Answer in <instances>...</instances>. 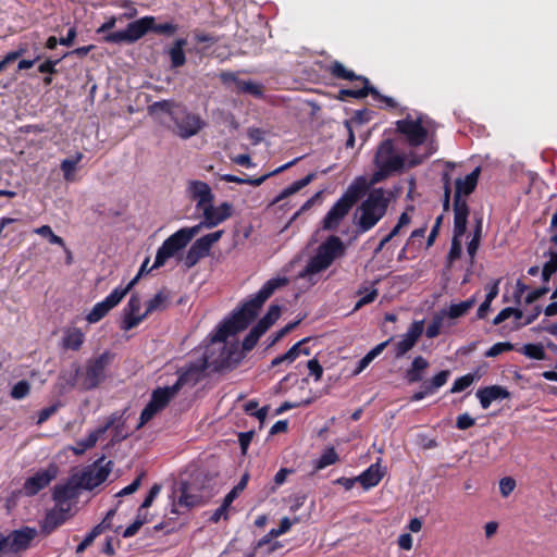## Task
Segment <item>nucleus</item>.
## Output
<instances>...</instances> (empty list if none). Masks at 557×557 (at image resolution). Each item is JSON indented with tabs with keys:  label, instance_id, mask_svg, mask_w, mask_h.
<instances>
[{
	"label": "nucleus",
	"instance_id": "1",
	"mask_svg": "<svg viewBox=\"0 0 557 557\" xmlns=\"http://www.w3.org/2000/svg\"><path fill=\"white\" fill-rule=\"evenodd\" d=\"M288 283L286 277H272L253 295L240 301L218 325L207 335L203 341L205 348L210 345H225L238 334L246 331L259 317L267 300L281 287ZM223 348H227L223 346Z\"/></svg>",
	"mask_w": 557,
	"mask_h": 557
},
{
	"label": "nucleus",
	"instance_id": "2",
	"mask_svg": "<svg viewBox=\"0 0 557 557\" xmlns=\"http://www.w3.org/2000/svg\"><path fill=\"white\" fill-rule=\"evenodd\" d=\"M149 32L172 36L177 32V25L171 22L157 24L154 16L146 15L128 23L123 30L106 34L102 40L108 44H134Z\"/></svg>",
	"mask_w": 557,
	"mask_h": 557
},
{
	"label": "nucleus",
	"instance_id": "3",
	"mask_svg": "<svg viewBox=\"0 0 557 557\" xmlns=\"http://www.w3.org/2000/svg\"><path fill=\"white\" fill-rule=\"evenodd\" d=\"M389 199L383 188H373L358 207L355 215V234L362 235L372 230L386 214Z\"/></svg>",
	"mask_w": 557,
	"mask_h": 557
},
{
	"label": "nucleus",
	"instance_id": "4",
	"mask_svg": "<svg viewBox=\"0 0 557 557\" xmlns=\"http://www.w3.org/2000/svg\"><path fill=\"white\" fill-rule=\"evenodd\" d=\"M373 162L376 170L371 182L375 184L400 173L405 169L406 158L396 151L394 141L387 138L377 146Z\"/></svg>",
	"mask_w": 557,
	"mask_h": 557
},
{
	"label": "nucleus",
	"instance_id": "5",
	"mask_svg": "<svg viewBox=\"0 0 557 557\" xmlns=\"http://www.w3.org/2000/svg\"><path fill=\"white\" fill-rule=\"evenodd\" d=\"M114 355L106 350L97 357L88 359L84 366L75 369L74 385L84 391L98 387L107 376V369Z\"/></svg>",
	"mask_w": 557,
	"mask_h": 557
},
{
	"label": "nucleus",
	"instance_id": "6",
	"mask_svg": "<svg viewBox=\"0 0 557 557\" xmlns=\"http://www.w3.org/2000/svg\"><path fill=\"white\" fill-rule=\"evenodd\" d=\"M346 246L343 240L336 236H329L317 249L307 262L302 275H313L329 269L333 262L345 255Z\"/></svg>",
	"mask_w": 557,
	"mask_h": 557
},
{
	"label": "nucleus",
	"instance_id": "7",
	"mask_svg": "<svg viewBox=\"0 0 557 557\" xmlns=\"http://www.w3.org/2000/svg\"><path fill=\"white\" fill-rule=\"evenodd\" d=\"M200 232V226L183 227L169 236L157 250L152 269H159L168 259L185 248L187 244Z\"/></svg>",
	"mask_w": 557,
	"mask_h": 557
},
{
	"label": "nucleus",
	"instance_id": "8",
	"mask_svg": "<svg viewBox=\"0 0 557 557\" xmlns=\"http://www.w3.org/2000/svg\"><path fill=\"white\" fill-rule=\"evenodd\" d=\"M245 358V350H206L201 361L209 374L231 371Z\"/></svg>",
	"mask_w": 557,
	"mask_h": 557
},
{
	"label": "nucleus",
	"instance_id": "9",
	"mask_svg": "<svg viewBox=\"0 0 557 557\" xmlns=\"http://www.w3.org/2000/svg\"><path fill=\"white\" fill-rule=\"evenodd\" d=\"M357 200L356 190L349 188L327 211L321 221V227L325 231H336Z\"/></svg>",
	"mask_w": 557,
	"mask_h": 557
},
{
	"label": "nucleus",
	"instance_id": "10",
	"mask_svg": "<svg viewBox=\"0 0 557 557\" xmlns=\"http://www.w3.org/2000/svg\"><path fill=\"white\" fill-rule=\"evenodd\" d=\"M137 282L138 276H135L125 287H115L102 301L97 302L86 315L88 323L92 324L102 320L111 309L121 302Z\"/></svg>",
	"mask_w": 557,
	"mask_h": 557
},
{
	"label": "nucleus",
	"instance_id": "11",
	"mask_svg": "<svg viewBox=\"0 0 557 557\" xmlns=\"http://www.w3.org/2000/svg\"><path fill=\"white\" fill-rule=\"evenodd\" d=\"M282 309L278 305H271L267 313L250 329L244 337L240 346L232 348H255L260 338L273 326L280 319Z\"/></svg>",
	"mask_w": 557,
	"mask_h": 557
},
{
	"label": "nucleus",
	"instance_id": "12",
	"mask_svg": "<svg viewBox=\"0 0 557 557\" xmlns=\"http://www.w3.org/2000/svg\"><path fill=\"white\" fill-rule=\"evenodd\" d=\"M172 121L176 134L184 139L198 134L206 125L200 115L189 112L185 107L177 106L176 112L172 113Z\"/></svg>",
	"mask_w": 557,
	"mask_h": 557
},
{
	"label": "nucleus",
	"instance_id": "13",
	"mask_svg": "<svg viewBox=\"0 0 557 557\" xmlns=\"http://www.w3.org/2000/svg\"><path fill=\"white\" fill-rule=\"evenodd\" d=\"M178 393L177 386L159 387L152 392L151 399L147 406L143 409L139 418L137 429L144 426L150 421L157 412L165 408L171 399H173Z\"/></svg>",
	"mask_w": 557,
	"mask_h": 557
},
{
	"label": "nucleus",
	"instance_id": "14",
	"mask_svg": "<svg viewBox=\"0 0 557 557\" xmlns=\"http://www.w3.org/2000/svg\"><path fill=\"white\" fill-rule=\"evenodd\" d=\"M103 462L104 457H101L92 466L86 468L81 474H75L77 485L85 490H92L104 482L112 470L113 462Z\"/></svg>",
	"mask_w": 557,
	"mask_h": 557
},
{
	"label": "nucleus",
	"instance_id": "15",
	"mask_svg": "<svg viewBox=\"0 0 557 557\" xmlns=\"http://www.w3.org/2000/svg\"><path fill=\"white\" fill-rule=\"evenodd\" d=\"M223 231H216L196 239L184 257V264L187 269L195 267L200 259L207 257L214 243L219 242Z\"/></svg>",
	"mask_w": 557,
	"mask_h": 557
},
{
	"label": "nucleus",
	"instance_id": "16",
	"mask_svg": "<svg viewBox=\"0 0 557 557\" xmlns=\"http://www.w3.org/2000/svg\"><path fill=\"white\" fill-rule=\"evenodd\" d=\"M396 129L404 135L405 139L411 147L422 145L428 137V131L423 127L420 120H411L409 117L396 122Z\"/></svg>",
	"mask_w": 557,
	"mask_h": 557
},
{
	"label": "nucleus",
	"instance_id": "17",
	"mask_svg": "<svg viewBox=\"0 0 557 557\" xmlns=\"http://www.w3.org/2000/svg\"><path fill=\"white\" fill-rule=\"evenodd\" d=\"M469 207L465 199L455 197V260L462 255L461 237L467 231Z\"/></svg>",
	"mask_w": 557,
	"mask_h": 557
},
{
	"label": "nucleus",
	"instance_id": "18",
	"mask_svg": "<svg viewBox=\"0 0 557 557\" xmlns=\"http://www.w3.org/2000/svg\"><path fill=\"white\" fill-rule=\"evenodd\" d=\"M203 220L196 226L212 228L227 220L232 215V205L222 202L219 207H214L213 202L201 210Z\"/></svg>",
	"mask_w": 557,
	"mask_h": 557
},
{
	"label": "nucleus",
	"instance_id": "19",
	"mask_svg": "<svg viewBox=\"0 0 557 557\" xmlns=\"http://www.w3.org/2000/svg\"><path fill=\"white\" fill-rule=\"evenodd\" d=\"M178 379L175 382V386H177V391L183 386H195L198 382H200L203 377L209 375L206 367L203 366L201 359L197 362H193L188 364L186 368H182L178 371Z\"/></svg>",
	"mask_w": 557,
	"mask_h": 557
},
{
	"label": "nucleus",
	"instance_id": "20",
	"mask_svg": "<svg viewBox=\"0 0 557 557\" xmlns=\"http://www.w3.org/2000/svg\"><path fill=\"white\" fill-rule=\"evenodd\" d=\"M37 532L33 528H23L12 531L4 536V545L9 553H18L28 548Z\"/></svg>",
	"mask_w": 557,
	"mask_h": 557
},
{
	"label": "nucleus",
	"instance_id": "21",
	"mask_svg": "<svg viewBox=\"0 0 557 557\" xmlns=\"http://www.w3.org/2000/svg\"><path fill=\"white\" fill-rule=\"evenodd\" d=\"M58 468L51 465L48 469L36 472L33 476L28 478L24 483V493L27 496H34L39 491L50 484L57 476Z\"/></svg>",
	"mask_w": 557,
	"mask_h": 557
},
{
	"label": "nucleus",
	"instance_id": "22",
	"mask_svg": "<svg viewBox=\"0 0 557 557\" xmlns=\"http://www.w3.org/2000/svg\"><path fill=\"white\" fill-rule=\"evenodd\" d=\"M187 191L191 200L196 201L197 210H202L213 202L214 196L210 186L202 181H190Z\"/></svg>",
	"mask_w": 557,
	"mask_h": 557
},
{
	"label": "nucleus",
	"instance_id": "23",
	"mask_svg": "<svg viewBox=\"0 0 557 557\" xmlns=\"http://www.w3.org/2000/svg\"><path fill=\"white\" fill-rule=\"evenodd\" d=\"M141 301L138 295L133 294L123 310L122 329L129 331L137 326L145 318L146 313L139 314Z\"/></svg>",
	"mask_w": 557,
	"mask_h": 557
},
{
	"label": "nucleus",
	"instance_id": "24",
	"mask_svg": "<svg viewBox=\"0 0 557 557\" xmlns=\"http://www.w3.org/2000/svg\"><path fill=\"white\" fill-rule=\"evenodd\" d=\"M476 397L483 409H487L492 403L510 398L509 391L500 385H491L476 391Z\"/></svg>",
	"mask_w": 557,
	"mask_h": 557
},
{
	"label": "nucleus",
	"instance_id": "25",
	"mask_svg": "<svg viewBox=\"0 0 557 557\" xmlns=\"http://www.w3.org/2000/svg\"><path fill=\"white\" fill-rule=\"evenodd\" d=\"M299 159L296 158L293 161L287 162L286 164L281 165L276 170H274V171H272L270 173L263 174L262 176L257 177V178L240 177V176L233 175V174H223V175L220 176V180L223 181V182H226V183L246 184V185H251V186L257 187V186H260L261 184H263L272 175L278 174V173L285 171L286 169L290 168Z\"/></svg>",
	"mask_w": 557,
	"mask_h": 557
},
{
	"label": "nucleus",
	"instance_id": "26",
	"mask_svg": "<svg viewBox=\"0 0 557 557\" xmlns=\"http://www.w3.org/2000/svg\"><path fill=\"white\" fill-rule=\"evenodd\" d=\"M480 173L481 168L476 166L465 177L455 178V197H457V199H462V196H469L475 190Z\"/></svg>",
	"mask_w": 557,
	"mask_h": 557
},
{
	"label": "nucleus",
	"instance_id": "27",
	"mask_svg": "<svg viewBox=\"0 0 557 557\" xmlns=\"http://www.w3.org/2000/svg\"><path fill=\"white\" fill-rule=\"evenodd\" d=\"M116 416L112 414L108 421L104 423V425L98 428L97 430L92 431L87 438L84 441H79L77 445H82V448H73L74 453L76 455L83 454L85 450L94 447L97 443V441L112 426L114 425L116 421Z\"/></svg>",
	"mask_w": 557,
	"mask_h": 557
},
{
	"label": "nucleus",
	"instance_id": "28",
	"mask_svg": "<svg viewBox=\"0 0 557 557\" xmlns=\"http://www.w3.org/2000/svg\"><path fill=\"white\" fill-rule=\"evenodd\" d=\"M181 495L178 497V505L187 508L194 507L200 504L203 499V495L199 493L193 483L181 482L180 484Z\"/></svg>",
	"mask_w": 557,
	"mask_h": 557
},
{
	"label": "nucleus",
	"instance_id": "29",
	"mask_svg": "<svg viewBox=\"0 0 557 557\" xmlns=\"http://www.w3.org/2000/svg\"><path fill=\"white\" fill-rule=\"evenodd\" d=\"M327 72L335 79H344L351 82L358 81L362 84L369 83V79L366 76L358 75L354 71L346 69L344 64L337 60L330 63V65L327 66Z\"/></svg>",
	"mask_w": 557,
	"mask_h": 557
},
{
	"label": "nucleus",
	"instance_id": "30",
	"mask_svg": "<svg viewBox=\"0 0 557 557\" xmlns=\"http://www.w3.org/2000/svg\"><path fill=\"white\" fill-rule=\"evenodd\" d=\"M75 478L73 475L69 483L54 486L53 499L55 503L65 504L77 496V491L81 487L77 485V479Z\"/></svg>",
	"mask_w": 557,
	"mask_h": 557
},
{
	"label": "nucleus",
	"instance_id": "31",
	"mask_svg": "<svg viewBox=\"0 0 557 557\" xmlns=\"http://www.w3.org/2000/svg\"><path fill=\"white\" fill-rule=\"evenodd\" d=\"M445 318L453 319V302L447 305L441 312L434 314L432 321L424 327L428 338H434L440 334Z\"/></svg>",
	"mask_w": 557,
	"mask_h": 557
},
{
	"label": "nucleus",
	"instance_id": "32",
	"mask_svg": "<svg viewBox=\"0 0 557 557\" xmlns=\"http://www.w3.org/2000/svg\"><path fill=\"white\" fill-rule=\"evenodd\" d=\"M384 476V471L379 463L371 465L363 473L358 475V482L364 487L370 488L379 484Z\"/></svg>",
	"mask_w": 557,
	"mask_h": 557
},
{
	"label": "nucleus",
	"instance_id": "33",
	"mask_svg": "<svg viewBox=\"0 0 557 557\" xmlns=\"http://www.w3.org/2000/svg\"><path fill=\"white\" fill-rule=\"evenodd\" d=\"M315 173H309L308 175H306L304 178L301 180H298V181H295L293 184H290L289 186H287L286 188H284L271 202V205H275V203H278L281 202L282 200L286 199L287 197L298 193L299 190H301L304 187H306L307 185H309L314 178H315Z\"/></svg>",
	"mask_w": 557,
	"mask_h": 557
},
{
	"label": "nucleus",
	"instance_id": "34",
	"mask_svg": "<svg viewBox=\"0 0 557 557\" xmlns=\"http://www.w3.org/2000/svg\"><path fill=\"white\" fill-rule=\"evenodd\" d=\"M423 332L424 322L414 321L404 335V338L397 344L396 348H412Z\"/></svg>",
	"mask_w": 557,
	"mask_h": 557
},
{
	"label": "nucleus",
	"instance_id": "35",
	"mask_svg": "<svg viewBox=\"0 0 557 557\" xmlns=\"http://www.w3.org/2000/svg\"><path fill=\"white\" fill-rule=\"evenodd\" d=\"M362 85V88L359 89H339L337 99L341 101H345L347 98L363 99L369 95H379V90L375 87L371 86L370 82L368 84Z\"/></svg>",
	"mask_w": 557,
	"mask_h": 557
},
{
	"label": "nucleus",
	"instance_id": "36",
	"mask_svg": "<svg viewBox=\"0 0 557 557\" xmlns=\"http://www.w3.org/2000/svg\"><path fill=\"white\" fill-rule=\"evenodd\" d=\"M187 45V39L178 38L174 41L169 50L171 66L174 69L181 67L186 63V55L184 48Z\"/></svg>",
	"mask_w": 557,
	"mask_h": 557
},
{
	"label": "nucleus",
	"instance_id": "37",
	"mask_svg": "<svg viewBox=\"0 0 557 557\" xmlns=\"http://www.w3.org/2000/svg\"><path fill=\"white\" fill-rule=\"evenodd\" d=\"M474 228L472 232V238L467 245V251L470 257L471 263L474 260L476 251L479 249L481 238H482V230H483V219L481 215H476L474 218Z\"/></svg>",
	"mask_w": 557,
	"mask_h": 557
},
{
	"label": "nucleus",
	"instance_id": "38",
	"mask_svg": "<svg viewBox=\"0 0 557 557\" xmlns=\"http://www.w3.org/2000/svg\"><path fill=\"white\" fill-rule=\"evenodd\" d=\"M85 339L81 329L72 326L65 330L63 336V348H79Z\"/></svg>",
	"mask_w": 557,
	"mask_h": 557
},
{
	"label": "nucleus",
	"instance_id": "39",
	"mask_svg": "<svg viewBox=\"0 0 557 557\" xmlns=\"http://www.w3.org/2000/svg\"><path fill=\"white\" fill-rule=\"evenodd\" d=\"M429 367V362L422 358L417 357L412 361L411 368L406 372V379L410 383L419 382L423 377L424 370Z\"/></svg>",
	"mask_w": 557,
	"mask_h": 557
},
{
	"label": "nucleus",
	"instance_id": "40",
	"mask_svg": "<svg viewBox=\"0 0 557 557\" xmlns=\"http://www.w3.org/2000/svg\"><path fill=\"white\" fill-rule=\"evenodd\" d=\"M556 248L550 249L548 251V261L545 262L542 270V281L544 283H548L552 275L557 272V245H554Z\"/></svg>",
	"mask_w": 557,
	"mask_h": 557
},
{
	"label": "nucleus",
	"instance_id": "41",
	"mask_svg": "<svg viewBox=\"0 0 557 557\" xmlns=\"http://www.w3.org/2000/svg\"><path fill=\"white\" fill-rule=\"evenodd\" d=\"M66 519H67V516H65L64 513H61L58 510L52 509L46 516L44 529L48 532H51L57 527L62 524Z\"/></svg>",
	"mask_w": 557,
	"mask_h": 557
},
{
	"label": "nucleus",
	"instance_id": "42",
	"mask_svg": "<svg viewBox=\"0 0 557 557\" xmlns=\"http://www.w3.org/2000/svg\"><path fill=\"white\" fill-rule=\"evenodd\" d=\"M83 154L77 152L73 158L64 159L61 162L60 169L63 172V176L65 181H71L74 171L76 170V165L82 160Z\"/></svg>",
	"mask_w": 557,
	"mask_h": 557
},
{
	"label": "nucleus",
	"instance_id": "43",
	"mask_svg": "<svg viewBox=\"0 0 557 557\" xmlns=\"http://www.w3.org/2000/svg\"><path fill=\"white\" fill-rule=\"evenodd\" d=\"M513 317L518 324H520V320L523 318V313L520 309L507 307L504 308L493 320L494 325H499L504 321Z\"/></svg>",
	"mask_w": 557,
	"mask_h": 557
},
{
	"label": "nucleus",
	"instance_id": "44",
	"mask_svg": "<svg viewBox=\"0 0 557 557\" xmlns=\"http://www.w3.org/2000/svg\"><path fill=\"white\" fill-rule=\"evenodd\" d=\"M300 352H304L306 356L310 355V350H287L284 355L274 358L271 361V367H277L283 363L289 364L296 360Z\"/></svg>",
	"mask_w": 557,
	"mask_h": 557
},
{
	"label": "nucleus",
	"instance_id": "45",
	"mask_svg": "<svg viewBox=\"0 0 557 557\" xmlns=\"http://www.w3.org/2000/svg\"><path fill=\"white\" fill-rule=\"evenodd\" d=\"M166 296L162 292L156 294L146 305V317L150 313L165 308Z\"/></svg>",
	"mask_w": 557,
	"mask_h": 557
},
{
	"label": "nucleus",
	"instance_id": "46",
	"mask_svg": "<svg viewBox=\"0 0 557 557\" xmlns=\"http://www.w3.org/2000/svg\"><path fill=\"white\" fill-rule=\"evenodd\" d=\"M481 377V373L479 371H474L473 373H468L455 381V393L462 392L467 387H469L475 380Z\"/></svg>",
	"mask_w": 557,
	"mask_h": 557
},
{
	"label": "nucleus",
	"instance_id": "47",
	"mask_svg": "<svg viewBox=\"0 0 557 557\" xmlns=\"http://www.w3.org/2000/svg\"><path fill=\"white\" fill-rule=\"evenodd\" d=\"M30 392V384L26 380L18 381L11 389L10 396L13 399H23Z\"/></svg>",
	"mask_w": 557,
	"mask_h": 557
},
{
	"label": "nucleus",
	"instance_id": "48",
	"mask_svg": "<svg viewBox=\"0 0 557 557\" xmlns=\"http://www.w3.org/2000/svg\"><path fill=\"white\" fill-rule=\"evenodd\" d=\"M35 233L42 237L48 238L50 244L64 246L63 238L55 235L49 225H42V226L36 228Z\"/></svg>",
	"mask_w": 557,
	"mask_h": 557
},
{
	"label": "nucleus",
	"instance_id": "49",
	"mask_svg": "<svg viewBox=\"0 0 557 557\" xmlns=\"http://www.w3.org/2000/svg\"><path fill=\"white\" fill-rule=\"evenodd\" d=\"M337 460V454L333 447L327 448L322 456L319 458L317 468L323 469L330 465L335 463Z\"/></svg>",
	"mask_w": 557,
	"mask_h": 557
},
{
	"label": "nucleus",
	"instance_id": "50",
	"mask_svg": "<svg viewBox=\"0 0 557 557\" xmlns=\"http://www.w3.org/2000/svg\"><path fill=\"white\" fill-rule=\"evenodd\" d=\"M449 376V371L444 370L437 373L435 376L432 377L430 381H425L424 383L428 385L430 391L433 393L436 388L443 386L447 379Z\"/></svg>",
	"mask_w": 557,
	"mask_h": 557
},
{
	"label": "nucleus",
	"instance_id": "51",
	"mask_svg": "<svg viewBox=\"0 0 557 557\" xmlns=\"http://www.w3.org/2000/svg\"><path fill=\"white\" fill-rule=\"evenodd\" d=\"M236 84L238 89L243 92H247L253 96H260L262 92L260 85L251 81H236Z\"/></svg>",
	"mask_w": 557,
	"mask_h": 557
},
{
	"label": "nucleus",
	"instance_id": "52",
	"mask_svg": "<svg viewBox=\"0 0 557 557\" xmlns=\"http://www.w3.org/2000/svg\"><path fill=\"white\" fill-rule=\"evenodd\" d=\"M381 351L382 350H369V352L358 362L357 368L352 371V375L361 373Z\"/></svg>",
	"mask_w": 557,
	"mask_h": 557
},
{
	"label": "nucleus",
	"instance_id": "53",
	"mask_svg": "<svg viewBox=\"0 0 557 557\" xmlns=\"http://www.w3.org/2000/svg\"><path fill=\"white\" fill-rule=\"evenodd\" d=\"M101 534V528L95 527L87 535L86 537L78 544L76 547V553L81 554L83 553L88 546L92 544L95 539Z\"/></svg>",
	"mask_w": 557,
	"mask_h": 557
},
{
	"label": "nucleus",
	"instance_id": "54",
	"mask_svg": "<svg viewBox=\"0 0 557 557\" xmlns=\"http://www.w3.org/2000/svg\"><path fill=\"white\" fill-rule=\"evenodd\" d=\"M297 323H289L280 331L275 332L269 337V344L265 348H271L274 346L282 337H284L288 332H290Z\"/></svg>",
	"mask_w": 557,
	"mask_h": 557
},
{
	"label": "nucleus",
	"instance_id": "55",
	"mask_svg": "<svg viewBox=\"0 0 557 557\" xmlns=\"http://www.w3.org/2000/svg\"><path fill=\"white\" fill-rule=\"evenodd\" d=\"M516 487V481L510 476H505L499 481V492L503 497H507Z\"/></svg>",
	"mask_w": 557,
	"mask_h": 557
},
{
	"label": "nucleus",
	"instance_id": "56",
	"mask_svg": "<svg viewBox=\"0 0 557 557\" xmlns=\"http://www.w3.org/2000/svg\"><path fill=\"white\" fill-rule=\"evenodd\" d=\"M59 406V404H53L49 407L41 409L38 413L37 424H42L44 422H46L52 414H54L58 411Z\"/></svg>",
	"mask_w": 557,
	"mask_h": 557
},
{
	"label": "nucleus",
	"instance_id": "57",
	"mask_svg": "<svg viewBox=\"0 0 557 557\" xmlns=\"http://www.w3.org/2000/svg\"><path fill=\"white\" fill-rule=\"evenodd\" d=\"M144 475H145V473L141 472L129 485H127L126 487L121 490L116 494V496H125V495H131V494L135 493L139 488L141 479Z\"/></svg>",
	"mask_w": 557,
	"mask_h": 557
},
{
	"label": "nucleus",
	"instance_id": "58",
	"mask_svg": "<svg viewBox=\"0 0 557 557\" xmlns=\"http://www.w3.org/2000/svg\"><path fill=\"white\" fill-rule=\"evenodd\" d=\"M548 292H549V287H547V286H541L539 288H535L527 295L525 302L533 304L534 301H536L537 299H540L541 297L546 295Z\"/></svg>",
	"mask_w": 557,
	"mask_h": 557
},
{
	"label": "nucleus",
	"instance_id": "59",
	"mask_svg": "<svg viewBox=\"0 0 557 557\" xmlns=\"http://www.w3.org/2000/svg\"><path fill=\"white\" fill-rule=\"evenodd\" d=\"M307 368L309 370L310 375H313L315 381H319L321 379L323 369L317 359L309 360L307 362Z\"/></svg>",
	"mask_w": 557,
	"mask_h": 557
},
{
	"label": "nucleus",
	"instance_id": "60",
	"mask_svg": "<svg viewBox=\"0 0 557 557\" xmlns=\"http://www.w3.org/2000/svg\"><path fill=\"white\" fill-rule=\"evenodd\" d=\"M61 59H57V60H47L45 62H42L39 66H38V71L39 73H42V74H54L57 73V70H55V66L57 64L60 62Z\"/></svg>",
	"mask_w": 557,
	"mask_h": 557
},
{
	"label": "nucleus",
	"instance_id": "61",
	"mask_svg": "<svg viewBox=\"0 0 557 557\" xmlns=\"http://www.w3.org/2000/svg\"><path fill=\"white\" fill-rule=\"evenodd\" d=\"M475 423V419L472 418L470 414L468 413H463V414H460L458 418H457V422H456V425L458 429L460 430H467L471 426H473Z\"/></svg>",
	"mask_w": 557,
	"mask_h": 557
},
{
	"label": "nucleus",
	"instance_id": "62",
	"mask_svg": "<svg viewBox=\"0 0 557 557\" xmlns=\"http://www.w3.org/2000/svg\"><path fill=\"white\" fill-rule=\"evenodd\" d=\"M475 300L468 299L459 304H455V319L467 313V311L474 305Z\"/></svg>",
	"mask_w": 557,
	"mask_h": 557
},
{
	"label": "nucleus",
	"instance_id": "63",
	"mask_svg": "<svg viewBox=\"0 0 557 557\" xmlns=\"http://www.w3.org/2000/svg\"><path fill=\"white\" fill-rule=\"evenodd\" d=\"M176 107L169 100L157 101L152 104V108L159 109L164 113H168L172 117V113L176 112Z\"/></svg>",
	"mask_w": 557,
	"mask_h": 557
},
{
	"label": "nucleus",
	"instance_id": "64",
	"mask_svg": "<svg viewBox=\"0 0 557 557\" xmlns=\"http://www.w3.org/2000/svg\"><path fill=\"white\" fill-rule=\"evenodd\" d=\"M376 297H377L376 289L367 290V293L363 296H361L360 299L357 301L355 308L359 309L364 305L371 304L375 300Z\"/></svg>",
	"mask_w": 557,
	"mask_h": 557
}]
</instances>
